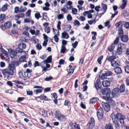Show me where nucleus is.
Here are the masks:
<instances>
[{
    "label": "nucleus",
    "instance_id": "obj_41",
    "mask_svg": "<svg viewBox=\"0 0 129 129\" xmlns=\"http://www.w3.org/2000/svg\"><path fill=\"white\" fill-rule=\"evenodd\" d=\"M109 103L112 106H114L115 105V104L114 101L111 99H110Z\"/></svg>",
    "mask_w": 129,
    "mask_h": 129
},
{
    "label": "nucleus",
    "instance_id": "obj_64",
    "mask_svg": "<svg viewBox=\"0 0 129 129\" xmlns=\"http://www.w3.org/2000/svg\"><path fill=\"white\" fill-rule=\"evenodd\" d=\"M125 81L126 86H129V77L126 78Z\"/></svg>",
    "mask_w": 129,
    "mask_h": 129
},
{
    "label": "nucleus",
    "instance_id": "obj_7",
    "mask_svg": "<svg viewBox=\"0 0 129 129\" xmlns=\"http://www.w3.org/2000/svg\"><path fill=\"white\" fill-rule=\"evenodd\" d=\"M102 104L105 111L106 112H108L111 110L110 105L108 103L102 102Z\"/></svg>",
    "mask_w": 129,
    "mask_h": 129
},
{
    "label": "nucleus",
    "instance_id": "obj_17",
    "mask_svg": "<svg viewBox=\"0 0 129 129\" xmlns=\"http://www.w3.org/2000/svg\"><path fill=\"white\" fill-rule=\"evenodd\" d=\"M115 72L117 74L121 73L122 72V70L120 68L118 67H116L114 69Z\"/></svg>",
    "mask_w": 129,
    "mask_h": 129
},
{
    "label": "nucleus",
    "instance_id": "obj_53",
    "mask_svg": "<svg viewBox=\"0 0 129 129\" xmlns=\"http://www.w3.org/2000/svg\"><path fill=\"white\" fill-rule=\"evenodd\" d=\"M31 10H28L26 13V16L27 17H29L30 15Z\"/></svg>",
    "mask_w": 129,
    "mask_h": 129
},
{
    "label": "nucleus",
    "instance_id": "obj_40",
    "mask_svg": "<svg viewBox=\"0 0 129 129\" xmlns=\"http://www.w3.org/2000/svg\"><path fill=\"white\" fill-rule=\"evenodd\" d=\"M105 129H113L111 124H106L105 127Z\"/></svg>",
    "mask_w": 129,
    "mask_h": 129
},
{
    "label": "nucleus",
    "instance_id": "obj_19",
    "mask_svg": "<svg viewBox=\"0 0 129 129\" xmlns=\"http://www.w3.org/2000/svg\"><path fill=\"white\" fill-rule=\"evenodd\" d=\"M0 51L2 52L1 53V55L3 56L4 57L8 55V52L4 49H2L1 50H0Z\"/></svg>",
    "mask_w": 129,
    "mask_h": 129
},
{
    "label": "nucleus",
    "instance_id": "obj_39",
    "mask_svg": "<svg viewBox=\"0 0 129 129\" xmlns=\"http://www.w3.org/2000/svg\"><path fill=\"white\" fill-rule=\"evenodd\" d=\"M102 8L104 10V11L106 12L107 9V5L106 4H102Z\"/></svg>",
    "mask_w": 129,
    "mask_h": 129
},
{
    "label": "nucleus",
    "instance_id": "obj_23",
    "mask_svg": "<svg viewBox=\"0 0 129 129\" xmlns=\"http://www.w3.org/2000/svg\"><path fill=\"white\" fill-rule=\"evenodd\" d=\"M115 47V46L114 44L113 43L112 44L108 47V50L110 52L114 50Z\"/></svg>",
    "mask_w": 129,
    "mask_h": 129
},
{
    "label": "nucleus",
    "instance_id": "obj_5",
    "mask_svg": "<svg viewBox=\"0 0 129 129\" xmlns=\"http://www.w3.org/2000/svg\"><path fill=\"white\" fill-rule=\"evenodd\" d=\"M103 113V110L102 108L100 107L98 110L97 115L99 120H101L102 119L104 115Z\"/></svg>",
    "mask_w": 129,
    "mask_h": 129
},
{
    "label": "nucleus",
    "instance_id": "obj_26",
    "mask_svg": "<svg viewBox=\"0 0 129 129\" xmlns=\"http://www.w3.org/2000/svg\"><path fill=\"white\" fill-rule=\"evenodd\" d=\"M69 9L66 7H64V5L63 6V7H62L61 9V12H63V14L66 13Z\"/></svg>",
    "mask_w": 129,
    "mask_h": 129
},
{
    "label": "nucleus",
    "instance_id": "obj_20",
    "mask_svg": "<svg viewBox=\"0 0 129 129\" xmlns=\"http://www.w3.org/2000/svg\"><path fill=\"white\" fill-rule=\"evenodd\" d=\"M118 34L120 38L124 35L123 30L122 27H120L118 30Z\"/></svg>",
    "mask_w": 129,
    "mask_h": 129
},
{
    "label": "nucleus",
    "instance_id": "obj_59",
    "mask_svg": "<svg viewBox=\"0 0 129 129\" xmlns=\"http://www.w3.org/2000/svg\"><path fill=\"white\" fill-rule=\"evenodd\" d=\"M61 46H65L67 44V41L64 40H62V41Z\"/></svg>",
    "mask_w": 129,
    "mask_h": 129
},
{
    "label": "nucleus",
    "instance_id": "obj_11",
    "mask_svg": "<svg viewBox=\"0 0 129 129\" xmlns=\"http://www.w3.org/2000/svg\"><path fill=\"white\" fill-rule=\"evenodd\" d=\"M100 78L96 80V83H94V86L97 90H98L99 89L101 88V85Z\"/></svg>",
    "mask_w": 129,
    "mask_h": 129
},
{
    "label": "nucleus",
    "instance_id": "obj_8",
    "mask_svg": "<svg viewBox=\"0 0 129 129\" xmlns=\"http://www.w3.org/2000/svg\"><path fill=\"white\" fill-rule=\"evenodd\" d=\"M102 94L105 95L110 96L111 90L110 88H107L102 89Z\"/></svg>",
    "mask_w": 129,
    "mask_h": 129
},
{
    "label": "nucleus",
    "instance_id": "obj_50",
    "mask_svg": "<svg viewBox=\"0 0 129 129\" xmlns=\"http://www.w3.org/2000/svg\"><path fill=\"white\" fill-rule=\"evenodd\" d=\"M35 17L37 19H38L40 17V14L39 12H38L37 13H36L35 14Z\"/></svg>",
    "mask_w": 129,
    "mask_h": 129
},
{
    "label": "nucleus",
    "instance_id": "obj_27",
    "mask_svg": "<svg viewBox=\"0 0 129 129\" xmlns=\"http://www.w3.org/2000/svg\"><path fill=\"white\" fill-rule=\"evenodd\" d=\"M24 22L26 23H28L31 22V25H33L34 23V21L30 18H25L24 19Z\"/></svg>",
    "mask_w": 129,
    "mask_h": 129
},
{
    "label": "nucleus",
    "instance_id": "obj_31",
    "mask_svg": "<svg viewBox=\"0 0 129 129\" xmlns=\"http://www.w3.org/2000/svg\"><path fill=\"white\" fill-rule=\"evenodd\" d=\"M123 24V21H119L116 23L115 24V26L116 27H119L120 26V27H122V26Z\"/></svg>",
    "mask_w": 129,
    "mask_h": 129
},
{
    "label": "nucleus",
    "instance_id": "obj_49",
    "mask_svg": "<svg viewBox=\"0 0 129 129\" xmlns=\"http://www.w3.org/2000/svg\"><path fill=\"white\" fill-rule=\"evenodd\" d=\"M110 23V21H108L106 22H105V26L106 27H108V28H109L110 27L111 25H109Z\"/></svg>",
    "mask_w": 129,
    "mask_h": 129
},
{
    "label": "nucleus",
    "instance_id": "obj_54",
    "mask_svg": "<svg viewBox=\"0 0 129 129\" xmlns=\"http://www.w3.org/2000/svg\"><path fill=\"white\" fill-rule=\"evenodd\" d=\"M22 7H20V8H19V12H23L25 11L27 9L25 8H22Z\"/></svg>",
    "mask_w": 129,
    "mask_h": 129
},
{
    "label": "nucleus",
    "instance_id": "obj_21",
    "mask_svg": "<svg viewBox=\"0 0 129 129\" xmlns=\"http://www.w3.org/2000/svg\"><path fill=\"white\" fill-rule=\"evenodd\" d=\"M68 34L66 32L64 31L61 33V37L63 38L67 39L69 38Z\"/></svg>",
    "mask_w": 129,
    "mask_h": 129
},
{
    "label": "nucleus",
    "instance_id": "obj_52",
    "mask_svg": "<svg viewBox=\"0 0 129 129\" xmlns=\"http://www.w3.org/2000/svg\"><path fill=\"white\" fill-rule=\"evenodd\" d=\"M57 17L58 20L63 19V15L62 14H60L57 15Z\"/></svg>",
    "mask_w": 129,
    "mask_h": 129
},
{
    "label": "nucleus",
    "instance_id": "obj_51",
    "mask_svg": "<svg viewBox=\"0 0 129 129\" xmlns=\"http://www.w3.org/2000/svg\"><path fill=\"white\" fill-rule=\"evenodd\" d=\"M24 74L25 76L27 78H29L31 76V73L24 72Z\"/></svg>",
    "mask_w": 129,
    "mask_h": 129
},
{
    "label": "nucleus",
    "instance_id": "obj_24",
    "mask_svg": "<svg viewBox=\"0 0 129 129\" xmlns=\"http://www.w3.org/2000/svg\"><path fill=\"white\" fill-rule=\"evenodd\" d=\"M83 14L84 15V16H85L86 15H87V17L88 18H92V14L89 13L88 11H86L85 12L83 13Z\"/></svg>",
    "mask_w": 129,
    "mask_h": 129
},
{
    "label": "nucleus",
    "instance_id": "obj_44",
    "mask_svg": "<svg viewBox=\"0 0 129 129\" xmlns=\"http://www.w3.org/2000/svg\"><path fill=\"white\" fill-rule=\"evenodd\" d=\"M71 9L72 13L73 14H76L77 13V10L76 8H72Z\"/></svg>",
    "mask_w": 129,
    "mask_h": 129
},
{
    "label": "nucleus",
    "instance_id": "obj_15",
    "mask_svg": "<svg viewBox=\"0 0 129 129\" xmlns=\"http://www.w3.org/2000/svg\"><path fill=\"white\" fill-rule=\"evenodd\" d=\"M102 84L103 86L107 87L110 85V83L109 81L105 80L102 82Z\"/></svg>",
    "mask_w": 129,
    "mask_h": 129
},
{
    "label": "nucleus",
    "instance_id": "obj_4",
    "mask_svg": "<svg viewBox=\"0 0 129 129\" xmlns=\"http://www.w3.org/2000/svg\"><path fill=\"white\" fill-rule=\"evenodd\" d=\"M115 116L118 119V121L119 120L120 122L122 125L124 124V117L121 114L117 113L115 115Z\"/></svg>",
    "mask_w": 129,
    "mask_h": 129
},
{
    "label": "nucleus",
    "instance_id": "obj_25",
    "mask_svg": "<svg viewBox=\"0 0 129 129\" xmlns=\"http://www.w3.org/2000/svg\"><path fill=\"white\" fill-rule=\"evenodd\" d=\"M116 57L115 56H109L107 59V60L111 62V63L112 62V61H113L114 60V59H116Z\"/></svg>",
    "mask_w": 129,
    "mask_h": 129
},
{
    "label": "nucleus",
    "instance_id": "obj_57",
    "mask_svg": "<svg viewBox=\"0 0 129 129\" xmlns=\"http://www.w3.org/2000/svg\"><path fill=\"white\" fill-rule=\"evenodd\" d=\"M78 42L77 41H76L74 43H72V45L74 48H76L77 46Z\"/></svg>",
    "mask_w": 129,
    "mask_h": 129
},
{
    "label": "nucleus",
    "instance_id": "obj_56",
    "mask_svg": "<svg viewBox=\"0 0 129 129\" xmlns=\"http://www.w3.org/2000/svg\"><path fill=\"white\" fill-rule=\"evenodd\" d=\"M53 38L54 40L56 42H58V41L59 38L57 35H54V37Z\"/></svg>",
    "mask_w": 129,
    "mask_h": 129
},
{
    "label": "nucleus",
    "instance_id": "obj_46",
    "mask_svg": "<svg viewBox=\"0 0 129 129\" xmlns=\"http://www.w3.org/2000/svg\"><path fill=\"white\" fill-rule=\"evenodd\" d=\"M124 69L125 72L127 73H129V66L127 65L124 67Z\"/></svg>",
    "mask_w": 129,
    "mask_h": 129
},
{
    "label": "nucleus",
    "instance_id": "obj_30",
    "mask_svg": "<svg viewBox=\"0 0 129 129\" xmlns=\"http://www.w3.org/2000/svg\"><path fill=\"white\" fill-rule=\"evenodd\" d=\"M111 66L114 67H118L119 65L118 63L116 62L115 60L112 61V62L111 63Z\"/></svg>",
    "mask_w": 129,
    "mask_h": 129
},
{
    "label": "nucleus",
    "instance_id": "obj_1",
    "mask_svg": "<svg viewBox=\"0 0 129 129\" xmlns=\"http://www.w3.org/2000/svg\"><path fill=\"white\" fill-rule=\"evenodd\" d=\"M1 71L4 77H7L9 79L10 77L8 76L13 75L14 72L16 71V68L14 64L11 63L9 64L7 68L3 69Z\"/></svg>",
    "mask_w": 129,
    "mask_h": 129
},
{
    "label": "nucleus",
    "instance_id": "obj_9",
    "mask_svg": "<svg viewBox=\"0 0 129 129\" xmlns=\"http://www.w3.org/2000/svg\"><path fill=\"white\" fill-rule=\"evenodd\" d=\"M112 119L115 128H119L120 125L118 123V119L115 117V115L112 116Z\"/></svg>",
    "mask_w": 129,
    "mask_h": 129
},
{
    "label": "nucleus",
    "instance_id": "obj_2",
    "mask_svg": "<svg viewBox=\"0 0 129 129\" xmlns=\"http://www.w3.org/2000/svg\"><path fill=\"white\" fill-rule=\"evenodd\" d=\"M26 46V44L23 43L19 44L18 45V47L16 49V51L19 53L24 52L25 53V51L23 50L25 48Z\"/></svg>",
    "mask_w": 129,
    "mask_h": 129
},
{
    "label": "nucleus",
    "instance_id": "obj_10",
    "mask_svg": "<svg viewBox=\"0 0 129 129\" xmlns=\"http://www.w3.org/2000/svg\"><path fill=\"white\" fill-rule=\"evenodd\" d=\"M9 52L12 55L11 57L13 60H16L17 59L16 54L17 52H15L14 50L11 49H9L8 50Z\"/></svg>",
    "mask_w": 129,
    "mask_h": 129
},
{
    "label": "nucleus",
    "instance_id": "obj_55",
    "mask_svg": "<svg viewBox=\"0 0 129 129\" xmlns=\"http://www.w3.org/2000/svg\"><path fill=\"white\" fill-rule=\"evenodd\" d=\"M67 18L68 21H70L72 19V17L70 14H68L67 16Z\"/></svg>",
    "mask_w": 129,
    "mask_h": 129
},
{
    "label": "nucleus",
    "instance_id": "obj_61",
    "mask_svg": "<svg viewBox=\"0 0 129 129\" xmlns=\"http://www.w3.org/2000/svg\"><path fill=\"white\" fill-rule=\"evenodd\" d=\"M61 24V22L60 21H58V22L57 25V28L58 30H60V25Z\"/></svg>",
    "mask_w": 129,
    "mask_h": 129
},
{
    "label": "nucleus",
    "instance_id": "obj_16",
    "mask_svg": "<svg viewBox=\"0 0 129 129\" xmlns=\"http://www.w3.org/2000/svg\"><path fill=\"white\" fill-rule=\"evenodd\" d=\"M4 26L6 28L8 29L11 27V23L10 21H7L4 24Z\"/></svg>",
    "mask_w": 129,
    "mask_h": 129
},
{
    "label": "nucleus",
    "instance_id": "obj_43",
    "mask_svg": "<svg viewBox=\"0 0 129 129\" xmlns=\"http://www.w3.org/2000/svg\"><path fill=\"white\" fill-rule=\"evenodd\" d=\"M42 90L40 89L34 90V94H37L38 93H40L42 92Z\"/></svg>",
    "mask_w": 129,
    "mask_h": 129
},
{
    "label": "nucleus",
    "instance_id": "obj_47",
    "mask_svg": "<svg viewBox=\"0 0 129 129\" xmlns=\"http://www.w3.org/2000/svg\"><path fill=\"white\" fill-rule=\"evenodd\" d=\"M108 96L107 95H105L103 96L102 97V99L106 100L109 101L110 99V96Z\"/></svg>",
    "mask_w": 129,
    "mask_h": 129
},
{
    "label": "nucleus",
    "instance_id": "obj_32",
    "mask_svg": "<svg viewBox=\"0 0 129 129\" xmlns=\"http://www.w3.org/2000/svg\"><path fill=\"white\" fill-rule=\"evenodd\" d=\"M127 4V1L125 0H123V3L120 7L122 9H124Z\"/></svg>",
    "mask_w": 129,
    "mask_h": 129
},
{
    "label": "nucleus",
    "instance_id": "obj_3",
    "mask_svg": "<svg viewBox=\"0 0 129 129\" xmlns=\"http://www.w3.org/2000/svg\"><path fill=\"white\" fill-rule=\"evenodd\" d=\"M95 121L93 117H91L89 121L86 128L87 129H92L93 128L95 125Z\"/></svg>",
    "mask_w": 129,
    "mask_h": 129
},
{
    "label": "nucleus",
    "instance_id": "obj_6",
    "mask_svg": "<svg viewBox=\"0 0 129 129\" xmlns=\"http://www.w3.org/2000/svg\"><path fill=\"white\" fill-rule=\"evenodd\" d=\"M55 115V118L58 120H62L64 118V116L61 115L58 111H56Z\"/></svg>",
    "mask_w": 129,
    "mask_h": 129
},
{
    "label": "nucleus",
    "instance_id": "obj_35",
    "mask_svg": "<svg viewBox=\"0 0 129 129\" xmlns=\"http://www.w3.org/2000/svg\"><path fill=\"white\" fill-rule=\"evenodd\" d=\"M97 98H93L90 100L89 103L93 104L96 101Z\"/></svg>",
    "mask_w": 129,
    "mask_h": 129
},
{
    "label": "nucleus",
    "instance_id": "obj_29",
    "mask_svg": "<svg viewBox=\"0 0 129 129\" xmlns=\"http://www.w3.org/2000/svg\"><path fill=\"white\" fill-rule=\"evenodd\" d=\"M118 47L122 50L126 48L125 45L122 43L119 44Z\"/></svg>",
    "mask_w": 129,
    "mask_h": 129
},
{
    "label": "nucleus",
    "instance_id": "obj_22",
    "mask_svg": "<svg viewBox=\"0 0 129 129\" xmlns=\"http://www.w3.org/2000/svg\"><path fill=\"white\" fill-rule=\"evenodd\" d=\"M52 61V56L51 55L48 57L46 59L44 60L43 62L44 63H51Z\"/></svg>",
    "mask_w": 129,
    "mask_h": 129
},
{
    "label": "nucleus",
    "instance_id": "obj_38",
    "mask_svg": "<svg viewBox=\"0 0 129 129\" xmlns=\"http://www.w3.org/2000/svg\"><path fill=\"white\" fill-rule=\"evenodd\" d=\"M103 55H101L99 57L97 61L99 63L101 64L102 63L101 60L103 59Z\"/></svg>",
    "mask_w": 129,
    "mask_h": 129
},
{
    "label": "nucleus",
    "instance_id": "obj_58",
    "mask_svg": "<svg viewBox=\"0 0 129 129\" xmlns=\"http://www.w3.org/2000/svg\"><path fill=\"white\" fill-rule=\"evenodd\" d=\"M113 91V92H114L116 94L117 93L119 92V89L117 88H116L114 89Z\"/></svg>",
    "mask_w": 129,
    "mask_h": 129
},
{
    "label": "nucleus",
    "instance_id": "obj_45",
    "mask_svg": "<svg viewBox=\"0 0 129 129\" xmlns=\"http://www.w3.org/2000/svg\"><path fill=\"white\" fill-rule=\"evenodd\" d=\"M25 14L23 13H21L19 14H18L16 15V17H18V18H22L24 17Z\"/></svg>",
    "mask_w": 129,
    "mask_h": 129
},
{
    "label": "nucleus",
    "instance_id": "obj_12",
    "mask_svg": "<svg viewBox=\"0 0 129 129\" xmlns=\"http://www.w3.org/2000/svg\"><path fill=\"white\" fill-rule=\"evenodd\" d=\"M69 125L71 127L70 129H80V127H78L76 123L71 122L70 123Z\"/></svg>",
    "mask_w": 129,
    "mask_h": 129
},
{
    "label": "nucleus",
    "instance_id": "obj_34",
    "mask_svg": "<svg viewBox=\"0 0 129 129\" xmlns=\"http://www.w3.org/2000/svg\"><path fill=\"white\" fill-rule=\"evenodd\" d=\"M7 6L8 5L7 4H5L0 9V10L3 12L5 11L7 9Z\"/></svg>",
    "mask_w": 129,
    "mask_h": 129
},
{
    "label": "nucleus",
    "instance_id": "obj_42",
    "mask_svg": "<svg viewBox=\"0 0 129 129\" xmlns=\"http://www.w3.org/2000/svg\"><path fill=\"white\" fill-rule=\"evenodd\" d=\"M66 50V48L64 46H61V52L62 53H65Z\"/></svg>",
    "mask_w": 129,
    "mask_h": 129
},
{
    "label": "nucleus",
    "instance_id": "obj_33",
    "mask_svg": "<svg viewBox=\"0 0 129 129\" xmlns=\"http://www.w3.org/2000/svg\"><path fill=\"white\" fill-rule=\"evenodd\" d=\"M41 114L42 116H44L45 117H47V111L45 110H43L41 111V113H40Z\"/></svg>",
    "mask_w": 129,
    "mask_h": 129
},
{
    "label": "nucleus",
    "instance_id": "obj_37",
    "mask_svg": "<svg viewBox=\"0 0 129 129\" xmlns=\"http://www.w3.org/2000/svg\"><path fill=\"white\" fill-rule=\"evenodd\" d=\"M41 100H48L47 97L44 95H41L39 97Z\"/></svg>",
    "mask_w": 129,
    "mask_h": 129
},
{
    "label": "nucleus",
    "instance_id": "obj_63",
    "mask_svg": "<svg viewBox=\"0 0 129 129\" xmlns=\"http://www.w3.org/2000/svg\"><path fill=\"white\" fill-rule=\"evenodd\" d=\"M124 26L125 28L127 29L129 28V22H126L124 24Z\"/></svg>",
    "mask_w": 129,
    "mask_h": 129
},
{
    "label": "nucleus",
    "instance_id": "obj_36",
    "mask_svg": "<svg viewBox=\"0 0 129 129\" xmlns=\"http://www.w3.org/2000/svg\"><path fill=\"white\" fill-rule=\"evenodd\" d=\"M123 51V50H122L121 49V48H119L118 47L117 48V51H116V53L120 55L121 54L122 52Z\"/></svg>",
    "mask_w": 129,
    "mask_h": 129
},
{
    "label": "nucleus",
    "instance_id": "obj_48",
    "mask_svg": "<svg viewBox=\"0 0 129 129\" xmlns=\"http://www.w3.org/2000/svg\"><path fill=\"white\" fill-rule=\"evenodd\" d=\"M18 75L19 77L20 78L23 79L25 78V77L23 75L22 73L21 72H19L18 73Z\"/></svg>",
    "mask_w": 129,
    "mask_h": 129
},
{
    "label": "nucleus",
    "instance_id": "obj_62",
    "mask_svg": "<svg viewBox=\"0 0 129 129\" xmlns=\"http://www.w3.org/2000/svg\"><path fill=\"white\" fill-rule=\"evenodd\" d=\"M25 59V58L24 56H22L19 58V61L21 62H24Z\"/></svg>",
    "mask_w": 129,
    "mask_h": 129
},
{
    "label": "nucleus",
    "instance_id": "obj_60",
    "mask_svg": "<svg viewBox=\"0 0 129 129\" xmlns=\"http://www.w3.org/2000/svg\"><path fill=\"white\" fill-rule=\"evenodd\" d=\"M5 16L4 14H1L0 15V21H2L5 18Z\"/></svg>",
    "mask_w": 129,
    "mask_h": 129
},
{
    "label": "nucleus",
    "instance_id": "obj_28",
    "mask_svg": "<svg viewBox=\"0 0 129 129\" xmlns=\"http://www.w3.org/2000/svg\"><path fill=\"white\" fill-rule=\"evenodd\" d=\"M121 40L124 42H127L128 41V38L126 35H123L120 38Z\"/></svg>",
    "mask_w": 129,
    "mask_h": 129
},
{
    "label": "nucleus",
    "instance_id": "obj_18",
    "mask_svg": "<svg viewBox=\"0 0 129 129\" xmlns=\"http://www.w3.org/2000/svg\"><path fill=\"white\" fill-rule=\"evenodd\" d=\"M119 89L120 93H123L125 90V86L124 84H122L120 86Z\"/></svg>",
    "mask_w": 129,
    "mask_h": 129
},
{
    "label": "nucleus",
    "instance_id": "obj_13",
    "mask_svg": "<svg viewBox=\"0 0 129 129\" xmlns=\"http://www.w3.org/2000/svg\"><path fill=\"white\" fill-rule=\"evenodd\" d=\"M72 2L71 1H69L67 2L66 4L64 5V7H66L69 10H70L73 8L72 5Z\"/></svg>",
    "mask_w": 129,
    "mask_h": 129
},
{
    "label": "nucleus",
    "instance_id": "obj_14",
    "mask_svg": "<svg viewBox=\"0 0 129 129\" xmlns=\"http://www.w3.org/2000/svg\"><path fill=\"white\" fill-rule=\"evenodd\" d=\"M107 76L106 75L105 72L101 73L99 75V78L100 79L102 80H103L104 79L107 78Z\"/></svg>",
    "mask_w": 129,
    "mask_h": 129
}]
</instances>
